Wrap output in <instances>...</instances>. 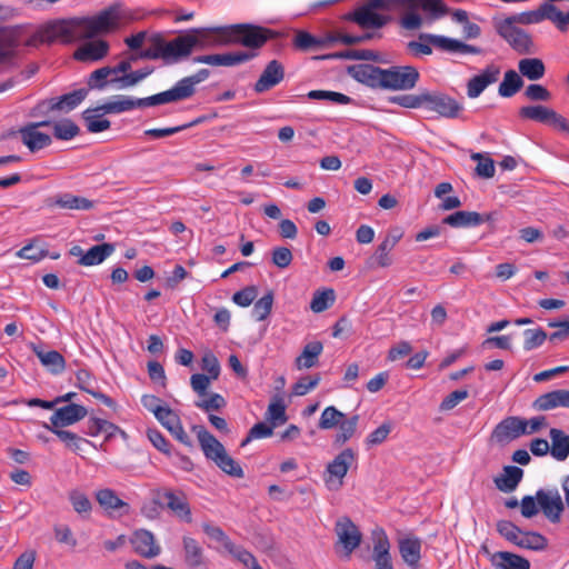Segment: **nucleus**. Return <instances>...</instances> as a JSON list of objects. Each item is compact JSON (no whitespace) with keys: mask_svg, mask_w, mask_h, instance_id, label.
Returning a JSON list of instances; mask_svg holds the SVG:
<instances>
[{"mask_svg":"<svg viewBox=\"0 0 569 569\" xmlns=\"http://www.w3.org/2000/svg\"><path fill=\"white\" fill-rule=\"evenodd\" d=\"M130 542L134 552L143 558L152 559L161 552L160 546L156 543L153 533L146 529L136 530Z\"/></svg>","mask_w":569,"mask_h":569,"instance_id":"obj_22","label":"nucleus"},{"mask_svg":"<svg viewBox=\"0 0 569 569\" xmlns=\"http://www.w3.org/2000/svg\"><path fill=\"white\" fill-rule=\"evenodd\" d=\"M493 26L497 33L505 39L515 51L520 54H529L532 52V39L523 29L498 19H493Z\"/></svg>","mask_w":569,"mask_h":569,"instance_id":"obj_7","label":"nucleus"},{"mask_svg":"<svg viewBox=\"0 0 569 569\" xmlns=\"http://www.w3.org/2000/svg\"><path fill=\"white\" fill-rule=\"evenodd\" d=\"M423 107L429 111H435L439 116L455 119L459 117L462 106L450 96L436 91L429 92L425 90Z\"/></svg>","mask_w":569,"mask_h":569,"instance_id":"obj_12","label":"nucleus"},{"mask_svg":"<svg viewBox=\"0 0 569 569\" xmlns=\"http://www.w3.org/2000/svg\"><path fill=\"white\" fill-rule=\"evenodd\" d=\"M147 437L150 440V442L153 445V447L157 448L160 452L164 453L166 456L172 455L171 443L166 439V437L158 429L149 428L147 430Z\"/></svg>","mask_w":569,"mask_h":569,"instance_id":"obj_64","label":"nucleus"},{"mask_svg":"<svg viewBox=\"0 0 569 569\" xmlns=\"http://www.w3.org/2000/svg\"><path fill=\"white\" fill-rule=\"evenodd\" d=\"M154 501L159 503L160 508H168L186 522H191L190 506L183 492L176 493L172 490L159 489L154 491Z\"/></svg>","mask_w":569,"mask_h":569,"instance_id":"obj_14","label":"nucleus"},{"mask_svg":"<svg viewBox=\"0 0 569 569\" xmlns=\"http://www.w3.org/2000/svg\"><path fill=\"white\" fill-rule=\"evenodd\" d=\"M204 457L212 460L216 466L233 478H243L244 472L239 462L228 455L224 446L211 435L203 426H192Z\"/></svg>","mask_w":569,"mask_h":569,"instance_id":"obj_3","label":"nucleus"},{"mask_svg":"<svg viewBox=\"0 0 569 569\" xmlns=\"http://www.w3.org/2000/svg\"><path fill=\"white\" fill-rule=\"evenodd\" d=\"M420 78L419 71L412 66H393L385 69L383 89L405 91L413 89Z\"/></svg>","mask_w":569,"mask_h":569,"instance_id":"obj_6","label":"nucleus"},{"mask_svg":"<svg viewBox=\"0 0 569 569\" xmlns=\"http://www.w3.org/2000/svg\"><path fill=\"white\" fill-rule=\"evenodd\" d=\"M335 532L338 541L335 545L336 551L341 547L343 557L349 559L352 552L361 545L362 533L349 517H341L336 521Z\"/></svg>","mask_w":569,"mask_h":569,"instance_id":"obj_5","label":"nucleus"},{"mask_svg":"<svg viewBox=\"0 0 569 569\" xmlns=\"http://www.w3.org/2000/svg\"><path fill=\"white\" fill-rule=\"evenodd\" d=\"M110 70L109 67H102L100 69L94 70L87 81L88 84V91L89 90H102L104 89L108 83H112L111 80H108V77H110Z\"/></svg>","mask_w":569,"mask_h":569,"instance_id":"obj_62","label":"nucleus"},{"mask_svg":"<svg viewBox=\"0 0 569 569\" xmlns=\"http://www.w3.org/2000/svg\"><path fill=\"white\" fill-rule=\"evenodd\" d=\"M399 552L403 561L416 569L421 559V540L417 537H406L398 540Z\"/></svg>","mask_w":569,"mask_h":569,"instance_id":"obj_30","label":"nucleus"},{"mask_svg":"<svg viewBox=\"0 0 569 569\" xmlns=\"http://www.w3.org/2000/svg\"><path fill=\"white\" fill-rule=\"evenodd\" d=\"M159 104H166L162 92L139 99H133L127 96H117L116 100L99 106V110H102V112H108L109 114L129 111L134 108H147Z\"/></svg>","mask_w":569,"mask_h":569,"instance_id":"obj_8","label":"nucleus"},{"mask_svg":"<svg viewBox=\"0 0 569 569\" xmlns=\"http://www.w3.org/2000/svg\"><path fill=\"white\" fill-rule=\"evenodd\" d=\"M51 206L70 210H90L93 208V201L71 193H62L53 198Z\"/></svg>","mask_w":569,"mask_h":569,"instance_id":"obj_41","label":"nucleus"},{"mask_svg":"<svg viewBox=\"0 0 569 569\" xmlns=\"http://www.w3.org/2000/svg\"><path fill=\"white\" fill-rule=\"evenodd\" d=\"M194 49V40L186 33L164 41L163 62L173 64L188 58Z\"/></svg>","mask_w":569,"mask_h":569,"instance_id":"obj_18","label":"nucleus"},{"mask_svg":"<svg viewBox=\"0 0 569 569\" xmlns=\"http://www.w3.org/2000/svg\"><path fill=\"white\" fill-rule=\"evenodd\" d=\"M273 427L271 423L267 425L266 422H258L253 425L248 431L246 438L241 441L240 447H246L254 439L268 438L273 435Z\"/></svg>","mask_w":569,"mask_h":569,"instance_id":"obj_59","label":"nucleus"},{"mask_svg":"<svg viewBox=\"0 0 569 569\" xmlns=\"http://www.w3.org/2000/svg\"><path fill=\"white\" fill-rule=\"evenodd\" d=\"M323 346L320 341H311L303 347L301 355L296 359L298 368L309 369L317 365Z\"/></svg>","mask_w":569,"mask_h":569,"instance_id":"obj_47","label":"nucleus"},{"mask_svg":"<svg viewBox=\"0 0 569 569\" xmlns=\"http://www.w3.org/2000/svg\"><path fill=\"white\" fill-rule=\"evenodd\" d=\"M442 223L452 228H473L482 224L483 219L476 211H456L443 218Z\"/></svg>","mask_w":569,"mask_h":569,"instance_id":"obj_32","label":"nucleus"},{"mask_svg":"<svg viewBox=\"0 0 569 569\" xmlns=\"http://www.w3.org/2000/svg\"><path fill=\"white\" fill-rule=\"evenodd\" d=\"M523 87L521 76L510 69L505 72L503 80L500 82L498 93L503 98L513 97Z\"/></svg>","mask_w":569,"mask_h":569,"instance_id":"obj_46","label":"nucleus"},{"mask_svg":"<svg viewBox=\"0 0 569 569\" xmlns=\"http://www.w3.org/2000/svg\"><path fill=\"white\" fill-rule=\"evenodd\" d=\"M308 98L312 100H327L332 104H348L351 98L336 91L312 90L308 93Z\"/></svg>","mask_w":569,"mask_h":569,"instance_id":"obj_58","label":"nucleus"},{"mask_svg":"<svg viewBox=\"0 0 569 569\" xmlns=\"http://www.w3.org/2000/svg\"><path fill=\"white\" fill-rule=\"evenodd\" d=\"M76 379H77L76 386L80 390L91 395L92 397H94L96 399H98L104 406H107L109 408L114 409L117 407L116 401L111 397H109L108 395L96 389V387H94L96 381L88 370H86V369L78 370L76 373Z\"/></svg>","mask_w":569,"mask_h":569,"instance_id":"obj_27","label":"nucleus"},{"mask_svg":"<svg viewBox=\"0 0 569 569\" xmlns=\"http://www.w3.org/2000/svg\"><path fill=\"white\" fill-rule=\"evenodd\" d=\"M345 418L346 415L343 412L333 406H329L322 411L318 427L321 430H329L336 428Z\"/></svg>","mask_w":569,"mask_h":569,"instance_id":"obj_54","label":"nucleus"},{"mask_svg":"<svg viewBox=\"0 0 569 569\" xmlns=\"http://www.w3.org/2000/svg\"><path fill=\"white\" fill-rule=\"evenodd\" d=\"M286 76L284 66L277 59L267 63L260 77L253 84L256 93H263L278 86Z\"/></svg>","mask_w":569,"mask_h":569,"instance_id":"obj_19","label":"nucleus"},{"mask_svg":"<svg viewBox=\"0 0 569 569\" xmlns=\"http://www.w3.org/2000/svg\"><path fill=\"white\" fill-rule=\"evenodd\" d=\"M114 249V243L110 242L93 246L78 260V264L86 267L99 264L111 256Z\"/></svg>","mask_w":569,"mask_h":569,"instance_id":"obj_35","label":"nucleus"},{"mask_svg":"<svg viewBox=\"0 0 569 569\" xmlns=\"http://www.w3.org/2000/svg\"><path fill=\"white\" fill-rule=\"evenodd\" d=\"M319 59H346V60H366L382 62L380 53L369 49H347L340 52L325 54Z\"/></svg>","mask_w":569,"mask_h":569,"instance_id":"obj_37","label":"nucleus"},{"mask_svg":"<svg viewBox=\"0 0 569 569\" xmlns=\"http://www.w3.org/2000/svg\"><path fill=\"white\" fill-rule=\"evenodd\" d=\"M551 439L550 455L558 461H563L569 456V435L561 429L551 428L549 431Z\"/></svg>","mask_w":569,"mask_h":569,"instance_id":"obj_36","label":"nucleus"},{"mask_svg":"<svg viewBox=\"0 0 569 569\" xmlns=\"http://www.w3.org/2000/svg\"><path fill=\"white\" fill-rule=\"evenodd\" d=\"M273 299V291L269 290L263 297L254 302L252 313L257 321H263L268 318L272 309Z\"/></svg>","mask_w":569,"mask_h":569,"instance_id":"obj_56","label":"nucleus"},{"mask_svg":"<svg viewBox=\"0 0 569 569\" xmlns=\"http://www.w3.org/2000/svg\"><path fill=\"white\" fill-rule=\"evenodd\" d=\"M33 351L40 360L41 365L46 367L52 375H59L64 370L66 360L59 351H43L38 348H34Z\"/></svg>","mask_w":569,"mask_h":569,"instance_id":"obj_38","label":"nucleus"},{"mask_svg":"<svg viewBox=\"0 0 569 569\" xmlns=\"http://www.w3.org/2000/svg\"><path fill=\"white\" fill-rule=\"evenodd\" d=\"M420 39H427L436 48L448 52L480 54L482 50L478 47L465 43L460 40L432 33H420Z\"/></svg>","mask_w":569,"mask_h":569,"instance_id":"obj_21","label":"nucleus"},{"mask_svg":"<svg viewBox=\"0 0 569 569\" xmlns=\"http://www.w3.org/2000/svg\"><path fill=\"white\" fill-rule=\"evenodd\" d=\"M50 124V120H42L39 122H31L20 128V138L22 142H51V137L48 133L41 132L38 129Z\"/></svg>","mask_w":569,"mask_h":569,"instance_id":"obj_44","label":"nucleus"},{"mask_svg":"<svg viewBox=\"0 0 569 569\" xmlns=\"http://www.w3.org/2000/svg\"><path fill=\"white\" fill-rule=\"evenodd\" d=\"M88 415V410L84 406L78 403H68L63 407L56 409L51 415L50 423H43V427L52 432L53 430H63L64 427L74 425Z\"/></svg>","mask_w":569,"mask_h":569,"instance_id":"obj_9","label":"nucleus"},{"mask_svg":"<svg viewBox=\"0 0 569 569\" xmlns=\"http://www.w3.org/2000/svg\"><path fill=\"white\" fill-rule=\"evenodd\" d=\"M234 559H237L239 562H241L246 568L249 569H262L256 557L244 549L241 546H236L232 543V547L227 550Z\"/></svg>","mask_w":569,"mask_h":569,"instance_id":"obj_57","label":"nucleus"},{"mask_svg":"<svg viewBox=\"0 0 569 569\" xmlns=\"http://www.w3.org/2000/svg\"><path fill=\"white\" fill-rule=\"evenodd\" d=\"M391 241H386L385 239L377 247L375 253L368 260L370 267L377 266L381 268H387L392 264V258L390 257V251L392 250Z\"/></svg>","mask_w":569,"mask_h":569,"instance_id":"obj_52","label":"nucleus"},{"mask_svg":"<svg viewBox=\"0 0 569 569\" xmlns=\"http://www.w3.org/2000/svg\"><path fill=\"white\" fill-rule=\"evenodd\" d=\"M186 36L194 40V48L204 49L232 44L263 47L274 37V32L251 23H237L216 28H196Z\"/></svg>","mask_w":569,"mask_h":569,"instance_id":"obj_2","label":"nucleus"},{"mask_svg":"<svg viewBox=\"0 0 569 569\" xmlns=\"http://www.w3.org/2000/svg\"><path fill=\"white\" fill-rule=\"evenodd\" d=\"M522 537L517 541V547L542 551L548 547V539L537 531H522Z\"/></svg>","mask_w":569,"mask_h":569,"instance_id":"obj_50","label":"nucleus"},{"mask_svg":"<svg viewBox=\"0 0 569 569\" xmlns=\"http://www.w3.org/2000/svg\"><path fill=\"white\" fill-rule=\"evenodd\" d=\"M528 422L526 419L510 416L501 420L493 429L491 439L497 443H508L526 432Z\"/></svg>","mask_w":569,"mask_h":569,"instance_id":"obj_15","label":"nucleus"},{"mask_svg":"<svg viewBox=\"0 0 569 569\" xmlns=\"http://www.w3.org/2000/svg\"><path fill=\"white\" fill-rule=\"evenodd\" d=\"M539 411H547L558 407L569 408V390L557 389L539 396L532 403Z\"/></svg>","mask_w":569,"mask_h":569,"instance_id":"obj_28","label":"nucleus"},{"mask_svg":"<svg viewBox=\"0 0 569 569\" xmlns=\"http://www.w3.org/2000/svg\"><path fill=\"white\" fill-rule=\"evenodd\" d=\"M210 74L208 69H200L190 77L179 80L171 89L162 91L166 103L186 100L196 92L194 86L204 81Z\"/></svg>","mask_w":569,"mask_h":569,"instance_id":"obj_10","label":"nucleus"},{"mask_svg":"<svg viewBox=\"0 0 569 569\" xmlns=\"http://www.w3.org/2000/svg\"><path fill=\"white\" fill-rule=\"evenodd\" d=\"M336 300L335 290L329 288L322 291L317 290L313 293L310 308L313 312L319 313L329 309Z\"/></svg>","mask_w":569,"mask_h":569,"instance_id":"obj_53","label":"nucleus"},{"mask_svg":"<svg viewBox=\"0 0 569 569\" xmlns=\"http://www.w3.org/2000/svg\"><path fill=\"white\" fill-rule=\"evenodd\" d=\"M109 52V43L106 40L89 41L79 47L73 57L79 61H98Z\"/></svg>","mask_w":569,"mask_h":569,"instance_id":"obj_31","label":"nucleus"},{"mask_svg":"<svg viewBox=\"0 0 569 569\" xmlns=\"http://www.w3.org/2000/svg\"><path fill=\"white\" fill-rule=\"evenodd\" d=\"M88 96V89L81 88L53 98L57 112L68 113L76 109Z\"/></svg>","mask_w":569,"mask_h":569,"instance_id":"obj_39","label":"nucleus"},{"mask_svg":"<svg viewBox=\"0 0 569 569\" xmlns=\"http://www.w3.org/2000/svg\"><path fill=\"white\" fill-rule=\"evenodd\" d=\"M183 560L189 569H209L210 561L202 547L191 537H183Z\"/></svg>","mask_w":569,"mask_h":569,"instance_id":"obj_24","label":"nucleus"},{"mask_svg":"<svg viewBox=\"0 0 569 569\" xmlns=\"http://www.w3.org/2000/svg\"><path fill=\"white\" fill-rule=\"evenodd\" d=\"M120 19L117 6H110L94 17L71 18L48 23L40 31L42 42L72 43L78 40L92 39L101 32H107L117 26Z\"/></svg>","mask_w":569,"mask_h":569,"instance_id":"obj_1","label":"nucleus"},{"mask_svg":"<svg viewBox=\"0 0 569 569\" xmlns=\"http://www.w3.org/2000/svg\"><path fill=\"white\" fill-rule=\"evenodd\" d=\"M523 470L517 466H505L502 472L495 477L496 488L502 492H512L522 480Z\"/></svg>","mask_w":569,"mask_h":569,"instance_id":"obj_29","label":"nucleus"},{"mask_svg":"<svg viewBox=\"0 0 569 569\" xmlns=\"http://www.w3.org/2000/svg\"><path fill=\"white\" fill-rule=\"evenodd\" d=\"M96 499L104 510H119L121 508H126V512L129 510V505L121 500L112 489L106 488L98 490L96 492Z\"/></svg>","mask_w":569,"mask_h":569,"instance_id":"obj_48","label":"nucleus"},{"mask_svg":"<svg viewBox=\"0 0 569 569\" xmlns=\"http://www.w3.org/2000/svg\"><path fill=\"white\" fill-rule=\"evenodd\" d=\"M518 69L522 77L536 81L545 76L546 67L539 58H525L518 62Z\"/></svg>","mask_w":569,"mask_h":569,"instance_id":"obj_42","label":"nucleus"},{"mask_svg":"<svg viewBox=\"0 0 569 569\" xmlns=\"http://www.w3.org/2000/svg\"><path fill=\"white\" fill-rule=\"evenodd\" d=\"M491 562L498 569H530L528 559L509 551H497L492 555Z\"/></svg>","mask_w":569,"mask_h":569,"instance_id":"obj_33","label":"nucleus"},{"mask_svg":"<svg viewBox=\"0 0 569 569\" xmlns=\"http://www.w3.org/2000/svg\"><path fill=\"white\" fill-rule=\"evenodd\" d=\"M498 533L509 542L517 545L522 530L509 520H499L496 525Z\"/></svg>","mask_w":569,"mask_h":569,"instance_id":"obj_61","label":"nucleus"},{"mask_svg":"<svg viewBox=\"0 0 569 569\" xmlns=\"http://www.w3.org/2000/svg\"><path fill=\"white\" fill-rule=\"evenodd\" d=\"M407 12L401 18V26L407 30L419 29L422 24V18L418 13V9H421L426 19L432 22L447 16L450 9L446 6L442 0H407L406 8Z\"/></svg>","mask_w":569,"mask_h":569,"instance_id":"obj_4","label":"nucleus"},{"mask_svg":"<svg viewBox=\"0 0 569 569\" xmlns=\"http://www.w3.org/2000/svg\"><path fill=\"white\" fill-rule=\"evenodd\" d=\"M500 74V68L490 64L481 73L469 79L467 83V94L469 98L479 97L483 90L498 81Z\"/></svg>","mask_w":569,"mask_h":569,"instance_id":"obj_25","label":"nucleus"},{"mask_svg":"<svg viewBox=\"0 0 569 569\" xmlns=\"http://www.w3.org/2000/svg\"><path fill=\"white\" fill-rule=\"evenodd\" d=\"M47 127L52 130L53 137L58 140H72L80 133V127L71 119L50 120Z\"/></svg>","mask_w":569,"mask_h":569,"instance_id":"obj_40","label":"nucleus"},{"mask_svg":"<svg viewBox=\"0 0 569 569\" xmlns=\"http://www.w3.org/2000/svg\"><path fill=\"white\" fill-rule=\"evenodd\" d=\"M555 110L542 104L526 106L519 109V117L533 120L543 124H550Z\"/></svg>","mask_w":569,"mask_h":569,"instance_id":"obj_43","label":"nucleus"},{"mask_svg":"<svg viewBox=\"0 0 569 569\" xmlns=\"http://www.w3.org/2000/svg\"><path fill=\"white\" fill-rule=\"evenodd\" d=\"M359 422V415H353L350 418H345L337 427L339 431L335 436L333 443L336 446H342L349 441L356 433Z\"/></svg>","mask_w":569,"mask_h":569,"instance_id":"obj_49","label":"nucleus"},{"mask_svg":"<svg viewBox=\"0 0 569 569\" xmlns=\"http://www.w3.org/2000/svg\"><path fill=\"white\" fill-rule=\"evenodd\" d=\"M108 112L99 110V106L96 108H88L81 113V118L84 122V127L89 132L98 133L110 128L111 122L104 118Z\"/></svg>","mask_w":569,"mask_h":569,"instance_id":"obj_34","label":"nucleus"},{"mask_svg":"<svg viewBox=\"0 0 569 569\" xmlns=\"http://www.w3.org/2000/svg\"><path fill=\"white\" fill-rule=\"evenodd\" d=\"M52 433L56 435L59 438V440L62 441L66 445V447L72 450L73 452H79L81 450V443L92 445V442L89 441L88 439L82 438L79 435L69 430L57 429L53 430Z\"/></svg>","mask_w":569,"mask_h":569,"instance_id":"obj_55","label":"nucleus"},{"mask_svg":"<svg viewBox=\"0 0 569 569\" xmlns=\"http://www.w3.org/2000/svg\"><path fill=\"white\" fill-rule=\"evenodd\" d=\"M525 342L523 349L530 351L535 348L540 347L547 339V333L542 328L526 329L523 331Z\"/></svg>","mask_w":569,"mask_h":569,"instance_id":"obj_63","label":"nucleus"},{"mask_svg":"<svg viewBox=\"0 0 569 569\" xmlns=\"http://www.w3.org/2000/svg\"><path fill=\"white\" fill-rule=\"evenodd\" d=\"M389 17L377 13L376 10L362 6L357 9L351 16L350 20L356 22L362 29H380L389 22Z\"/></svg>","mask_w":569,"mask_h":569,"instance_id":"obj_26","label":"nucleus"},{"mask_svg":"<svg viewBox=\"0 0 569 569\" xmlns=\"http://www.w3.org/2000/svg\"><path fill=\"white\" fill-rule=\"evenodd\" d=\"M286 408L283 398L280 395L273 396L266 412L267 420L276 428L286 423L288 421Z\"/></svg>","mask_w":569,"mask_h":569,"instance_id":"obj_45","label":"nucleus"},{"mask_svg":"<svg viewBox=\"0 0 569 569\" xmlns=\"http://www.w3.org/2000/svg\"><path fill=\"white\" fill-rule=\"evenodd\" d=\"M69 500L77 513L82 517L89 516L92 509V503L84 493L78 490H72L69 492Z\"/></svg>","mask_w":569,"mask_h":569,"instance_id":"obj_60","label":"nucleus"},{"mask_svg":"<svg viewBox=\"0 0 569 569\" xmlns=\"http://www.w3.org/2000/svg\"><path fill=\"white\" fill-rule=\"evenodd\" d=\"M372 559L376 563V569H395L390 553V541L385 530H375L372 533Z\"/></svg>","mask_w":569,"mask_h":569,"instance_id":"obj_20","label":"nucleus"},{"mask_svg":"<svg viewBox=\"0 0 569 569\" xmlns=\"http://www.w3.org/2000/svg\"><path fill=\"white\" fill-rule=\"evenodd\" d=\"M347 73L356 81L372 89H383L385 69L373 64H355L347 68Z\"/></svg>","mask_w":569,"mask_h":569,"instance_id":"obj_17","label":"nucleus"},{"mask_svg":"<svg viewBox=\"0 0 569 569\" xmlns=\"http://www.w3.org/2000/svg\"><path fill=\"white\" fill-rule=\"evenodd\" d=\"M536 498L545 517L551 523H559L561 521V515L565 510V503L558 490L539 489L536 492Z\"/></svg>","mask_w":569,"mask_h":569,"instance_id":"obj_16","label":"nucleus"},{"mask_svg":"<svg viewBox=\"0 0 569 569\" xmlns=\"http://www.w3.org/2000/svg\"><path fill=\"white\" fill-rule=\"evenodd\" d=\"M353 460L355 451L351 448H346L328 463L326 471L329 476L325 481L330 490H338L342 486V479Z\"/></svg>","mask_w":569,"mask_h":569,"instance_id":"obj_13","label":"nucleus"},{"mask_svg":"<svg viewBox=\"0 0 569 569\" xmlns=\"http://www.w3.org/2000/svg\"><path fill=\"white\" fill-rule=\"evenodd\" d=\"M555 11V4L545 2L537 10L525 11L521 13H516L509 16L505 19H501L505 22H510V24H533L548 19L552 22V12Z\"/></svg>","mask_w":569,"mask_h":569,"instance_id":"obj_23","label":"nucleus"},{"mask_svg":"<svg viewBox=\"0 0 569 569\" xmlns=\"http://www.w3.org/2000/svg\"><path fill=\"white\" fill-rule=\"evenodd\" d=\"M246 48H247V50H243V51L197 56L193 58V62L207 63V64H211V66L232 67V66L241 64V63H244L247 61L254 59L258 56V50L261 47H246Z\"/></svg>","mask_w":569,"mask_h":569,"instance_id":"obj_11","label":"nucleus"},{"mask_svg":"<svg viewBox=\"0 0 569 569\" xmlns=\"http://www.w3.org/2000/svg\"><path fill=\"white\" fill-rule=\"evenodd\" d=\"M164 37L161 33H153L148 38L149 47L139 53L141 59L158 60L163 58Z\"/></svg>","mask_w":569,"mask_h":569,"instance_id":"obj_51","label":"nucleus"}]
</instances>
